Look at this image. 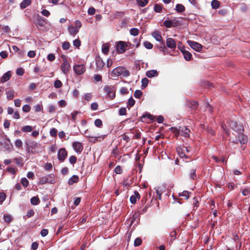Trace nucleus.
<instances>
[{"mask_svg": "<svg viewBox=\"0 0 250 250\" xmlns=\"http://www.w3.org/2000/svg\"><path fill=\"white\" fill-rule=\"evenodd\" d=\"M68 30L69 33L73 36H75L79 31V29L75 27L72 25L68 26Z\"/></svg>", "mask_w": 250, "mask_h": 250, "instance_id": "obj_16", "label": "nucleus"}, {"mask_svg": "<svg viewBox=\"0 0 250 250\" xmlns=\"http://www.w3.org/2000/svg\"><path fill=\"white\" fill-rule=\"evenodd\" d=\"M171 131L173 132V133L175 134L176 136H177L180 135V126L179 128H175V127H171Z\"/></svg>", "mask_w": 250, "mask_h": 250, "instance_id": "obj_37", "label": "nucleus"}, {"mask_svg": "<svg viewBox=\"0 0 250 250\" xmlns=\"http://www.w3.org/2000/svg\"><path fill=\"white\" fill-rule=\"evenodd\" d=\"M95 60L96 68L98 70L101 69L104 65V61L99 56L96 57Z\"/></svg>", "mask_w": 250, "mask_h": 250, "instance_id": "obj_14", "label": "nucleus"}, {"mask_svg": "<svg viewBox=\"0 0 250 250\" xmlns=\"http://www.w3.org/2000/svg\"><path fill=\"white\" fill-rule=\"evenodd\" d=\"M137 3L139 6L144 7L148 3V0H136Z\"/></svg>", "mask_w": 250, "mask_h": 250, "instance_id": "obj_32", "label": "nucleus"}, {"mask_svg": "<svg viewBox=\"0 0 250 250\" xmlns=\"http://www.w3.org/2000/svg\"><path fill=\"white\" fill-rule=\"evenodd\" d=\"M26 146H27V149H28V151L29 152L31 150V151L33 153H36V151L34 150L33 151V150H35L38 147V144L35 142L32 141H28L27 143H26Z\"/></svg>", "mask_w": 250, "mask_h": 250, "instance_id": "obj_5", "label": "nucleus"}, {"mask_svg": "<svg viewBox=\"0 0 250 250\" xmlns=\"http://www.w3.org/2000/svg\"><path fill=\"white\" fill-rule=\"evenodd\" d=\"M21 183L24 187H27L28 186V181L25 178H22L21 180Z\"/></svg>", "mask_w": 250, "mask_h": 250, "instance_id": "obj_50", "label": "nucleus"}, {"mask_svg": "<svg viewBox=\"0 0 250 250\" xmlns=\"http://www.w3.org/2000/svg\"><path fill=\"white\" fill-rule=\"evenodd\" d=\"M142 243V239L140 238H137L134 240V245L135 247H137L141 245Z\"/></svg>", "mask_w": 250, "mask_h": 250, "instance_id": "obj_49", "label": "nucleus"}, {"mask_svg": "<svg viewBox=\"0 0 250 250\" xmlns=\"http://www.w3.org/2000/svg\"><path fill=\"white\" fill-rule=\"evenodd\" d=\"M6 198V194L5 193L0 192V203H2Z\"/></svg>", "mask_w": 250, "mask_h": 250, "instance_id": "obj_58", "label": "nucleus"}, {"mask_svg": "<svg viewBox=\"0 0 250 250\" xmlns=\"http://www.w3.org/2000/svg\"><path fill=\"white\" fill-rule=\"evenodd\" d=\"M162 45L159 46V49L161 51H162L164 54H165V51L166 48V47L165 45V43L163 42H161Z\"/></svg>", "mask_w": 250, "mask_h": 250, "instance_id": "obj_54", "label": "nucleus"}, {"mask_svg": "<svg viewBox=\"0 0 250 250\" xmlns=\"http://www.w3.org/2000/svg\"><path fill=\"white\" fill-rule=\"evenodd\" d=\"M114 171L116 174H121L123 172V169L121 167L118 166L115 167Z\"/></svg>", "mask_w": 250, "mask_h": 250, "instance_id": "obj_55", "label": "nucleus"}, {"mask_svg": "<svg viewBox=\"0 0 250 250\" xmlns=\"http://www.w3.org/2000/svg\"><path fill=\"white\" fill-rule=\"evenodd\" d=\"M130 33L131 35H132L134 36H136L138 35L139 34V30L136 28H131L130 30Z\"/></svg>", "mask_w": 250, "mask_h": 250, "instance_id": "obj_36", "label": "nucleus"}, {"mask_svg": "<svg viewBox=\"0 0 250 250\" xmlns=\"http://www.w3.org/2000/svg\"><path fill=\"white\" fill-rule=\"evenodd\" d=\"M189 132L190 130L188 128L185 126L181 127L180 126V135L183 136L184 137H189Z\"/></svg>", "mask_w": 250, "mask_h": 250, "instance_id": "obj_15", "label": "nucleus"}, {"mask_svg": "<svg viewBox=\"0 0 250 250\" xmlns=\"http://www.w3.org/2000/svg\"><path fill=\"white\" fill-rule=\"evenodd\" d=\"M45 177L47 181V183H54L55 182V177L53 174H49Z\"/></svg>", "mask_w": 250, "mask_h": 250, "instance_id": "obj_28", "label": "nucleus"}, {"mask_svg": "<svg viewBox=\"0 0 250 250\" xmlns=\"http://www.w3.org/2000/svg\"><path fill=\"white\" fill-rule=\"evenodd\" d=\"M189 107L193 109H196L198 106V104L195 101H191L189 103Z\"/></svg>", "mask_w": 250, "mask_h": 250, "instance_id": "obj_40", "label": "nucleus"}, {"mask_svg": "<svg viewBox=\"0 0 250 250\" xmlns=\"http://www.w3.org/2000/svg\"><path fill=\"white\" fill-rule=\"evenodd\" d=\"M75 27L80 29L82 26L81 22L79 20H76L75 21Z\"/></svg>", "mask_w": 250, "mask_h": 250, "instance_id": "obj_63", "label": "nucleus"}, {"mask_svg": "<svg viewBox=\"0 0 250 250\" xmlns=\"http://www.w3.org/2000/svg\"><path fill=\"white\" fill-rule=\"evenodd\" d=\"M95 9L93 7H91L88 9V14L89 15H93L95 13Z\"/></svg>", "mask_w": 250, "mask_h": 250, "instance_id": "obj_59", "label": "nucleus"}, {"mask_svg": "<svg viewBox=\"0 0 250 250\" xmlns=\"http://www.w3.org/2000/svg\"><path fill=\"white\" fill-rule=\"evenodd\" d=\"M128 45L127 43L124 41L117 42L116 46L117 52L120 54L124 53Z\"/></svg>", "mask_w": 250, "mask_h": 250, "instance_id": "obj_1", "label": "nucleus"}, {"mask_svg": "<svg viewBox=\"0 0 250 250\" xmlns=\"http://www.w3.org/2000/svg\"><path fill=\"white\" fill-rule=\"evenodd\" d=\"M123 70H124V67L123 66H118L114 68L111 72V76L113 78H116L122 75V74L123 73Z\"/></svg>", "mask_w": 250, "mask_h": 250, "instance_id": "obj_7", "label": "nucleus"}, {"mask_svg": "<svg viewBox=\"0 0 250 250\" xmlns=\"http://www.w3.org/2000/svg\"><path fill=\"white\" fill-rule=\"evenodd\" d=\"M148 83V80L146 78H144L142 80V87L145 88L147 86Z\"/></svg>", "mask_w": 250, "mask_h": 250, "instance_id": "obj_43", "label": "nucleus"}, {"mask_svg": "<svg viewBox=\"0 0 250 250\" xmlns=\"http://www.w3.org/2000/svg\"><path fill=\"white\" fill-rule=\"evenodd\" d=\"M152 37L157 41L158 42H163V38L161 35V33L159 31H155L153 32L151 34Z\"/></svg>", "mask_w": 250, "mask_h": 250, "instance_id": "obj_18", "label": "nucleus"}, {"mask_svg": "<svg viewBox=\"0 0 250 250\" xmlns=\"http://www.w3.org/2000/svg\"><path fill=\"white\" fill-rule=\"evenodd\" d=\"M172 26L174 27L176 26H178L181 24L180 21L178 20H177L175 19H174L171 20Z\"/></svg>", "mask_w": 250, "mask_h": 250, "instance_id": "obj_60", "label": "nucleus"}, {"mask_svg": "<svg viewBox=\"0 0 250 250\" xmlns=\"http://www.w3.org/2000/svg\"><path fill=\"white\" fill-rule=\"evenodd\" d=\"M47 60L49 61L52 62L55 59V56L52 53L49 54L47 57Z\"/></svg>", "mask_w": 250, "mask_h": 250, "instance_id": "obj_56", "label": "nucleus"}, {"mask_svg": "<svg viewBox=\"0 0 250 250\" xmlns=\"http://www.w3.org/2000/svg\"><path fill=\"white\" fill-rule=\"evenodd\" d=\"M73 69L77 75H81L85 71V67L83 64H78L74 65Z\"/></svg>", "mask_w": 250, "mask_h": 250, "instance_id": "obj_8", "label": "nucleus"}, {"mask_svg": "<svg viewBox=\"0 0 250 250\" xmlns=\"http://www.w3.org/2000/svg\"><path fill=\"white\" fill-rule=\"evenodd\" d=\"M40 202V199L37 196H34L31 199V203L33 205H38Z\"/></svg>", "mask_w": 250, "mask_h": 250, "instance_id": "obj_30", "label": "nucleus"}, {"mask_svg": "<svg viewBox=\"0 0 250 250\" xmlns=\"http://www.w3.org/2000/svg\"><path fill=\"white\" fill-rule=\"evenodd\" d=\"M73 44L76 47H79L81 46V42L79 39H76L73 41Z\"/></svg>", "mask_w": 250, "mask_h": 250, "instance_id": "obj_46", "label": "nucleus"}, {"mask_svg": "<svg viewBox=\"0 0 250 250\" xmlns=\"http://www.w3.org/2000/svg\"><path fill=\"white\" fill-rule=\"evenodd\" d=\"M32 130V127L30 125H25L22 128V131L25 132H29Z\"/></svg>", "mask_w": 250, "mask_h": 250, "instance_id": "obj_34", "label": "nucleus"}, {"mask_svg": "<svg viewBox=\"0 0 250 250\" xmlns=\"http://www.w3.org/2000/svg\"><path fill=\"white\" fill-rule=\"evenodd\" d=\"M129 21V20L127 19H124L122 20L120 26L121 28L126 27Z\"/></svg>", "mask_w": 250, "mask_h": 250, "instance_id": "obj_35", "label": "nucleus"}, {"mask_svg": "<svg viewBox=\"0 0 250 250\" xmlns=\"http://www.w3.org/2000/svg\"><path fill=\"white\" fill-rule=\"evenodd\" d=\"M31 3V0H23L20 4V7L21 9H23L26 8L28 5Z\"/></svg>", "mask_w": 250, "mask_h": 250, "instance_id": "obj_26", "label": "nucleus"}, {"mask_svg": "<svg viewBox=\"0 0 250 250\" xmlns=\"http://www.w3.org/2000/svg\"><path fill=\"white\" fill-rule=\"evenodd\" d=\"M179 196L184 197L185 199H188L189 198V192L188 191H184L179 193Z\"/></svg>", "mask_w": 250, "mask_h": 250, "instance_id": "obj_42", "label": "nucleus"}, {"mask_svg": "<svg viewBox=\"0 0 250 250\" xmlns=\"http://www.w3.org/2000/svg\"><path fill=\"white\" fill-rule=\"evenodd\" d=\"M184 57L186 61H189L191 60L192 58V55L188 51L185 50L184 47H183V50H181Z\"/></svg>", "mask_w": 250, "mask_h": 250, "instance_id": "obj_19", "label": "nucleus"}, {"mask_svg": "<svg viewBox=\"0 0 250 250\" xmlns=\"http://www.w3.org/2000/svg\"><path fill=\"white\" fill-rule=\"evenodd\" d=\"M94 125L98 127H101L103 125V123L101 119H97L94 121Z\"/></svg>", "mask_w": 250, "mask_h": 250, "instance_id": "obj_41", "label": "nucleus"}, {"mask_svg": "<svg viewBox=\"0 0 250 250\" xmlns=\"http://www.w3.org/2000/svg\"><path fill=\"white\" fill-rule=\"evenodd\" d=\"M122 183L124 187H129L133 183V178L128 177Z\"/></svg>", "mask_w": 250, "mask_h": 250, "instance_id": "obj_21", "label": "nucleus"}, {"mask_svg": "<svg viewBox=\"0 0 250 250\" xmlns=\"http://www.w3.org/2000/svg\"><path fill=\"white\" fill-rule=\"evenodd\" d=\"M236 136L238 138V141L241 144L244 145L247 143L248 141L247 136L243 134V133L236 135Z\"/></svg>", "mask_w": 250, "mask_h": 250, "instance_id": "obj_13", "label": "nucleus"}, {"mask_svg": "<svg viewBox=\"0 0 250 250\" xmlns=\"http://www.w3.org/2000/svg\"><path fill=\"white\" fill-rule=\"evenodd\" d=\"M102 52L104 54H107L109 51V45L108 44H103L102 48Z\"/></svg>", "mask_w": 250, "mask_h": 250, "instance_id": "obj_31", "label": "nucleus"}, {"mask_svg": "<svg viewBox=\"0 0 250 250\" xmlns=\"http://www.w3.org/2000/svg\"><path fill=\"white\" fill-rule=\"evenodd\" d=\"M54 84L55 87H56V88H59L62 87V83L60 80H57L56 81H55Z\"/></svg>", "mask_w": 250, "mask_h": 250, "instance_id": "obj_48", "label": "nucleus"}, {"mask_svg": "<svg viewBox=\"0 0 250 250\" xmlns=\"http://www.w3.org/2000/svg\"><path fill=\"white\" fill-rule=\"evenodd\" d=\"M11 76V75L10 71H7L5 73H4L1 78V82L2 83H5L7 82L10 79Z\"/></svg>", "mask_w": 250, "mask_h": 250, "instance_id": "obj_23", "label": "nucleus"}, {"mask_svg": "<svg viewBox=\"0 0 250 250\" xmlns=\"http://www.w3.org/2000/svg\"><path fill=\"white\" fill-rule=\"evenodd\" d=\"M167 46L170 49H174L176 47V42L171 38H168L166 41Z\"/></svg>", "mask_w": 250, "mask_h": 250, "instance_id": "obj_11", "label": "nucleus"}, {"mask_svg": "<svg viewBox=\"0 0 250 250\" xmlns=\"http://www.w3.org/2000/svg\"><path fill=\"white\" fill-rule=\"evenodd\" d=\"M188 45L196 51L199 52L202 49L203 46L197 42L188 41Z\"/></svg>", "mask_w": 250, "mask_h": 250, "instance_id": "obj_6", "label": "nucleus"}, {"mask_svg": "<svg viewBox=\"0 0 250 250\" xmlns=\"http://www.w3.org/2000/svg\"><path fill=\"white\" fill-rule=\"evenodd\" d=\"M158 72L156 70H151L146 72V76L149 78L158 76Z\"/></svg>", "mask_w": 250, "mask_h": 250, "instance_id": "obj_20", "label": "nucleus"}, {"mask_svg": "<svg viewBox=\"0 0 250 250\" xmlns=\"http://www.w3.org/2000/svg\"><path fill=\"white\" fill-rule=\"evenodd\" d=\"M144 45L146 49H151L153 47V44L150 42L148 41H145L144 42Z\"/></svg>", "mask_w": 250, "mask_h": 250, "instance_id": "obj_38", "label": "nucleus"}, {"mask_svg": "<svg viewBox=\"0 0 250 250\" xmlns=\"http://www.w3.org/2000/svg\"><path fill=\"white\" fill-rule=\"evenodd\" d=\"M242 193L244 196H247L250 194V188H245L242 191Z\"/></svg>", "mask_w": 250, "mask_h": 250, "instance_id": "obj_64", "label": "nucleus"}, {"mask_svg": "<svg viewBox=\"0 0 250 250\" xmlns=\"http://www.w3.org/2000/svg\"><path fill=\"white\" fill-rule=\"evenodd\" d=\"M72 146L74 150L77 153H81L83 149V146L81 143L79 142H74L72 144Z\"/></svg>", "mask_w": 250, "mask_h": 250, "instance_id": "obj_12", "label": "nucleus"}, {"mask_svg": "<svg viewBox=\"0 0 250 250\" xmlns=\"http://www.w3.org/2000/svg\"><path fill=\"white\" fill-rule=\"evenodd\" d=\"M119 113L120 115H125L126 114V110L125 107H122L120 109Z\"/></svg>", "mask_w": 250, "mask_h": 250, "instance_id": "obj_61", "label": "nucleus"}, {"mask_svg": "<svg viewBox=\"0 0 250 250\" xmlns=\"http://www.w3.org/2000/svg\"><path fill=\"white\" fill-rule=\"evenodd\" d=\"M104 92L107 94V95L111 98L113 99L115 97V91L114 87L111 86H106L104 88Z\"/></svg>", "mask_w": 250, "mask_h": 250, "instance_id": "obj_4", "label": "nucleus"}, {"mask_svg": "<svg viewBox=\"0 0 250 250\" xmlns=\"http://www.w3.org/2000/svg\"><path fill=\"white\" fill-rule=\"evenodd\" d=\"M6 141L7 142H5L4 143V148L9 150L12 149L13 148V145L11 143L10 139L9 138H6Z\"/></svg>", "mask_w": 250, "mask_h": 250, "instance_id": "obj_27", "label": "nucleus"}, {"mask_svg": "<svg viewBox=\"0 0 250 250\" xmlns=\"http://www.w3.org/2000/svg\"><path fill=\"white\" fill-rule=\"evenodd\" d=\"M142 95L143 93L140 90H136L134 94V97L136 98H140Z\"/></svg>", "mask_w": 250, "mask_h": 250, "instance_id": "obj_47", "label": "nucleus"}, {"mask_svg": "<svg viewBox=\"0 0 250 250\" xmlns=\"http://www.w3.org/2000/svg\"><path fill=\"white\" fill-rule=\"evenodd\" d=\"M86 137L89 138V141L92 143H96V142L102 141L104 139L105 135H101L97 137L92 136L90 135H86Z\"/></svg>", "mask_w": 250, "mask_h": 250, "instance_id": "obj_10", "label": "nucleus"}, {"mask_svg": "<svg viewBox=\"0 0 250 250\" xmlns=\"http://www.w3.org/2000/svg\"><path fill=\"white\" fill-rule=\"evenodd\" d=\"M15 91L13 89H9L6 92L7 99L11 100L14 97Z\"/></svg>", "mask_w": 250, "mask_h": 250, "instance_id": "obj_22", "label": "nucleus"}, {"mask_svg": "<svg viewBox=\"0 0 250 250\" xmlns=\"http://www.w3.org/2000/svg\"><path fill=\"white\" fill-rule=\"evenodd\" d=\"M70 46V44L68 42H64L62 44V48L64 50H68Z\"/></svg>", "mask_w": 250, "mask_h": 250, "instance_id": "obj_39", "label": "nucleus"}, {"mask_svg": "<svg viewBox=\"0 0 250 250\" xmlns=\"http://www.w3.org/2000/svg\"><path fill=\"white\" fill-rule=\"evenodd\" d=\"M164 25L167 28H170L172 27L171 20H166L164 22Z\"/></svg>", "mask_w": 250, "mask_h": 250, "instance_id": "obj_44", "label": "nucleus"}, {"mask_svg": "<svg viewBox=\"0 0 250 250\" xmlns=\"http://www.w3.org/2000/svg\"><path fill=\"white\" fill-rule=\"evenodd\" d=\"M62 58H63V62L61 64V69L64 74H67L69 72L70 65L65 56H62Z\"/></svg>", "mask_w": 250, "mask_h": 250, "instance_id": "obj_2", "label": "nucleus"}, {"mask_svg": "<svg viewBox=\"0 0 250 250\" xmlns=\"http://www.w3.org/2000/svg\"><path fill=\"white\" fill-rule=\"evenodd\" d=\"M134 195L131 196L130 197V201L133 204L136 203L137 199H139L140 198V195L137 191H134Z\"/></svg>", "mask_w": 250, "mask_h": 250, "instance_id": "obj_17", "label": "nucleus"}, {"mask_svg": "<svg viewBox=\"0 0 250 250\" xmlns=\"http://www.w3.org/2000/svg\"><path fill=\"white\" fill-rule=\"evenodd\" d=\"M31 107L28 104H25L22 107V110L24 112H28L30 110Z\"/></svg>", "mask_w": 250, "mask_h": 250, "instance_id": "obj_62", "label": "nucleus"}, {"mask_svg": "<svg viewBox=\"0 0 250 250\" xmlns=\"http://www.w3.org/2000/svg\"><path fill=\"white\" fill-rule=\"evenodd\" d=\"M122 75L124 77H127L130 75V72L125 67H124V70H123V73Z\"/></svg>", "mask_w": 250, "mask_h": 250, "instance_id": "obj_53", "label": "nucleus"}, {"mask_svg": "<svg viewBox=\"0 0 250 250\" xmlns=\"http://www.w3.org/2000/svg\"><path fill=\"white\" fill-rule=\"evenodd\" d=\"M190 147L184 146L182 148V151H183L184 155L183 156L181 155V157L188 158V155H189V152L190 151Z\"/></svg>", "mask_w": 250, "mask_h": 250, "instance_id": "obj_25", "label": "nucleus"}, {"mask_svg": "<svg viewBox=\"0 0 250 250\" xmlns=\"http://www.w3.org/2000/svg\"><path fill=\"white\" fill-rule=\"evenodd\" d=\"M67 153L64 148H61L58 152V158L61 162H63L66 157Z\"/></svg>", "mask_w": 250, "mask_h": 250, "instance_id": "obj_9", "label": "nucleus"}, {"mask_svg": "<svg viewBox=\"0 0 250 250\" xmlns=\"http://www.w3.org/2000/svg\"><path fill=\"white\" fill-rule=\"evenodd\" d=\"M175 9L178 12L182 13L185 10V7L181 4H177L176 5Z\"/></svg>", "mask_w": 250, "mask_h": 250, "instance_id": "obj_29", "label": "nucleus"}, {"mask_svg": "<svg viewBox=\"0 0 250 250\" xmlns=\"http://www.w3.org/2000/svg\"><path fill=\"white\" fill-rule=\"evenodd\" d=\"M50 135L52 137H56L57 135V130L55 128H52L50 131Z\"/></svg>", "mask_w": 250, "mask_h": 250, "instance_id": "obj_52", "label": "nucleus"}, {"mask_svg": "<svg viewBox=\"0 0 250 250\" xmlns=\"http://www.w3.org/2000/svg\"><path fill=\"white\" fill-rule=\"evenodd\" d=\"M4 221L7 223H10L12 221V217L10 215L4 214L3 216Z\"/></svg>", "mask_w": 250, "mask_h": 250, "instance_id": "obj_51", "label": "nucleus"}, {"mask_svg": "<svg viewBox=\"0 0 250 250\" xmlns=\"http://www.w3.org/2000/svg\"><path fill=\"white\" fill-rule=\"evenodd\" d=\"M154 9L156 12L160 13L162 10V5L157 4L155 5Z\"/></svg>", "mask_w": 250, "mask_h": 250, "instance_id": "obj_45", "label": "nucleus"}, {"mask_svg": "<svg viewBox=\"0 0 250 250\" xmlns=\"http://www.w3.org/2000/svg\"><path fill=\"white\" fill-rule=\"evenodd\" d=\"M15 146L17 147H21L22 146V142L21 140L17 139L15 142Z\"/></svg>", "mask_w": 250, "mask_h": 250, "instance_id": "obj_57", "label": "nucleus"}, {"mask_svg": "<svg viewBox=\"0 0 250 250\" xmlns=\"http://www.w3.org/2000/svg\"><path fill=\"white\" fill-rule=\"evenodd\" d=\"M79 181V177L77 175H73L68 181V184L69 185H72L74 183H77Z\"/></svg>", "mask_w": 250, "mask_h": 250, "instance_id": "obj_24", "label": "nucleus"}, {"mask_svg": "<svg viewBox=\"0 0 250 250\" xmlns=\"http://www.w3.org/2000/svg\"><path fill=\"white\" fill-rule=\"evenodd\" d=\"M230 126L233 130L237 132V135L243 132V127L241 125H238L237 123L234 121H231L230 122Z\"/></svg>", "mask_w": 250, "mask_h": 250, "instance_id": "obj_3", "label": "nucleus"}, {"mask_svg": "<svg viewBox=\"0 0 250 250\" xmlns=\"http://www.w3.org/2000/svg\"><path fill=\"white\" fill-rule=\"evenodd\" d=\"M211 5L212 8L213 9L218 8L220 6L219 2L217 0H213L211 1Z\"/></svg>", "mask_w": 250, "mask_h": 250, "instance_id": "obj_33", "label": "nucleus"}]
</instances>
